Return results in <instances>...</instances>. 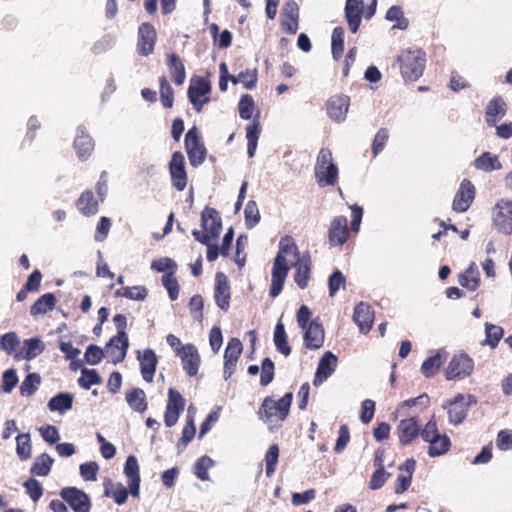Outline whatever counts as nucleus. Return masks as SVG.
<instances>
[{"mask_svg":"<svg viewBox=\"0 0 512 512\" xmlns=\"http://www.w3.org/2000/svg\"><path fill=\"white\" fill-rule=\"evenodd\" d=\"M301 256L302 254L292 237L284 236L280 239L279 250L274 259L271 273V297H277L281 293L290 266H293Z\"/></svg>","mask_w":512,"mask_h":512,"instance_id":"f257e3e1","label":"nucleus"},{"mask_svg":"<svg viewBox=\"0 0 512 512\" xmlns=\"http://www.w3.org/2000/svg\"><path fill=\"white\" fill-rule=\"evenodd\" d=\"M293 394L286 393L282 398L275 400L272 397H266L259 409L260 419L267 424L269 430L278 429L282 422L289 415Z\"/></svg>","mask_w":512,"mask_h":512,"instance_id":"f03ea898","label":"nucleus"},{"mask_svg":"<svg viewBox=\"0 0 512 512\" xmlns=\"http://www.w3.org/2000/svg\"><path fill=\"white\" fill-rule=\"evenodd\" d=\"M396 61L400 64L399 68L404 80L416 81L423 75L426 55L419 48H408L400 52Z\"/></svg>","mask_w":512,"mask_h":512,"instance_id":"7ed1b4c3","label":"nucleus"},{"mask_svg":"<svg viewBox=\"0 0 512 512\" xmlns=\"http://www.w3.org/2000/svg\"><path fill=\"white\" fill-rule=\"evenodd\" d=\"M201 226L202 232L199 230L192 232L196 241L208 244L211 240L216 239L222 229L219 213L214 208L206 207L201 213Z\"/></svg>","mask_w":512,"mask_h":512,"instance_id":"20e7f679","label":"nucleus"},{"mask_svg":"<svg viewBox=\"0 0 512 512\" xmlns=\"http://www.w3.org/2000/svg\"><path fill=\"white\" fill-rule=\"evenodd\" d=\"M315 176L320 186L335 185L338 181V168L329 149L322 148L317 156Z\"/></svg>","mask_w":512,"mask_h":512,"instance_id":"39448f33","label":"nucleus"},{"mask_svg":"<svg viewBox=\"0 0 512 512\" xmlns=\"http://www.w3.org/2000/svg\"><path fill=\"white\" fill-rule=\"evenodd\" d=\"M493 223L498 232L512 234V200L500 199L493 208Z\"/></svg>","mask_w":512,"mask_h":512,"instance_id":"423d86ee","label":"nucleus"},{"mask_svg":"<svg viewBox=\"0 0 512 512\" xmlns=\"http://www.w3.org/2000/svg\"><path fill=\"white\" fill-rule=\"evenodd\" d=\"M185 147L192 166H198L204 161L206 149L196 127L189 129L186 133Z\"/></svg>","mask_w":512,"mask_h":512,"instance_id":"0eeeda50","label":"nucleus"},{"mask_svg":"<svg viewBox=\"0 0 512 512\" xmlns=\"http://www.w3.org/2000/svg\"><path fill=\"white\" fill-rule=\"evenodd\" d=\"M475 403L476 399L472 395L458 394L446 406L449 422L454 425L461 423L467 415L468 407Z\"/></svg>","mask_w":512,"mask_h":512,"instance_id":"6e6552de","label":"nucleus"},{"mask_svg":"<svg viewBox=\"0 0 512 512\" xmlns=\"http://www.w3.org/2000/svg\"><path fill=\"white\" fill-rule=\"evenodd\" d=\"M211 85L203 78L192 80L188 88V98L194 108L199 112L210 98Z\"/></svg>","mask_w":512,"mask_h":512,"instance_id":"1a4fd4ad","label":"nucleus"},{"mask_svg":"<svg viewBox=\"0 0 512 512\" xmlns=\"http://www.w3.org/2000/svg\"><path fill=\"white\" fill-rule=\"evenodd\" d=\"M473 360L465 354L455 355L448 364L446 377L448 380L469 376L473 371Z\"/></svg>","mask_w":512,"mask_h":512,"instance_id":"9d476101","label":"nucleus"},{"mask_svg":"<svg viewBox=\"0 0 512 512\" xmlns=\"http://www.w3.org/2000/svg\"><path fill=\"white\" fill-rule=\"evenodd\" d=\"M169 173L173 186L177 190L183 191L187 186V174L185 170V159L181 152H174L172 154L169 164Z\"/></svg>","mask_w":512,"mask_h":512,"instance_id":"9b49d317","label":"nucleus"},{"mask_svg":"<svg viewBox=\"0 0 512 512\" xmlns=\"http://www.w3.org/2000/svg\"><path fill=\"white\" fill-rule=\"evenodd\" d=\"M61 498L69 504L74 512H89L90 500L86 493L74 488H64L60 492Z\"/></svg>","mask_w":512,"mask_h":512,"instance_id":"f8f14e48","label":"nucleus"},{"mask_svg":"<svg viewBox=\"0 0 512 512\" xmlns=\"http://www.w3.org/2000/svg\"><path fill=\"white\" fill-rule=\"evenodd\" d=\"M177 356L180 357L183 369L189 376H195L198 373L201 359L193 344L182 345L180 350H177Z\"/></svg>","mask_w":512,"mask_h":512,"instance_id":"ddd939ff","label":"nucleus"},{"mask_svg":"<svg viewBox=\"0 0 512 512\" xmlns=\"http://www.w3.org/2000/svg\"><path fill=\"white\" fill-rule=\"evenodd\" d=\"M184 403L182 395L178 391L170 388L164 415V421L167 427H172L177 423L180 413L184 410Z\"/></svg>","mask_w":512,"mask_h":512,"instance_id":"4468645a","label":"nucleus"},{"mask_svg":"<svg viewBox=\"0 0 512 512\" xmlns=\"http://www.w3.org/2000/svg\"><path fill=\"white\" fill-rule=\"evenodd\" d=\"M475 197V187L471 181L464 179L453 199L452 208L456 212L467 211Z\"/></svg>","mask_w":512,"mask_h":512,"instance_id":"2eb2a0df","label":"nucleus"},{"mask_svg":"<svg viewBox=\"0 0 512 512\" xmlns=\"http://www.w3.org/2000/svg\"><path fill=\"white\" fill-rule=\"evenodd\" d=\"M242 353V343L238 338H231L224 353V378L229 379L235 372L238 359Z\"/></svg>","mask_w":512,"mask_h":512,"instance_id":"dca6fc26","label":"nucleus"},{"mask_svg":"<svg viewBox=\"0 0 512 512\" xmlns=\"http://www.w3.org/2000/svg\"><path fill=\"white\" fill-rule=\"evenodd\" d=\"M350 106V98L346 95H334L326 104V110L329 118L337 123L346 119Z\"/></svg>","mask_w":512,"mask_h":512,"instance_id":"f3484780","label":"nucleus"},{"mask_svg":"<svg viewBox=\"0 0 512 512\" xmlns=\"http://www.w3.org/2000/svg\"><path fill=\"white\" fill-rule=\"evenodd\" d=\"M347 218L345 216L335 217L328 231L329 243L332 246H342L348 239Z\"/></svg>","mask_w":512,"mask_h":512,"instance_id":"a211bd4d","label":"nucleus"},{"mask_svg":"<svg viewBox=\"0 0 512 512\" xmlns=\"http://www.w3.org/2000/svg\"><path fill=\"white\" fill-rule=\"evenodd\" d=\"M337 366V357L330 351L324 353L320 358L315 374L313 384L315 386L320 385L328 377H330L335 371Z\"/></svg>","mask_w":512,"mask_h":512,"instance_id":"6ab92c4d","label":"nucleus"},{"mask_svg":"<svg viewBox=\"0 0 512 512\" xmlns=\"http://www.w3.org/2000/svg\"><path fill=\"white\" fill-rule=\"evenodd\" d=\"M214 297L217 303V306L227 311L230 307V286L228 283L227 276L218 272L215 276V293Z\"/></svg>","mask_w":512,"mask_h":512,"instance_id":"aec40b11","label":"nucleus"},{"mask_svg":"<svg viewBox=\"0 0 512 512\" xmlns=\"http://www.w3.org/2000/svg\"><path fill=\"white\" fill-rule=\"evenodd\" d=\"M138 51L143 56H148L154 50L156 42V31L154 27L148 23H143L139 27Z\"/></svg>","mask_w":512,"mask_h":512,"instance_id":"412c9836","label":"nucleus"},{"mask_svg":"<svg viewBox=\"0 0 512 512\" xmlns=\"http://www.w3.org/2000/svg\"><path fill=\"white\" fill-rule=\"evenodd\" d=\"M353 320L361 333H368L374 322L372 307L367 303L360 302L354 309Z\"/></svg>","mask_w":512,"mask_h":512,"instance_id":"4be33fe9","label":"nucleus"},{"mask_svg":"<svg viewBox=\"0 0 512 512\" xmlns=\"http://www.w3.org/2000/svg\"><path fill=\"white\" fill-rule=\"evenodd\" d=\"M124 473L128 478V487L131 495L133 497L139 496L140 489V475H139V465L135 456L130 455L127 457Z\"/></svg>","mask_w":512,"mask_h":512,"instance_id":"5701e85b","label":"nucleus"},{"mask_svg":"<svg viewBox=\"0 0 512 512\" xmlns=\"http://www.w3.org/2000/svg\"><path fill=\"white\" fill-rule=\"evenodd\" d=\"M295 268L294 281L300 289H305L311 274V258L308 253H303L301 258L293 265Z\"/></svg>","mask_w":512,"mask_h":512,"instance_id":"b1692460","label":"nucleus"},{"mask_svg":"<svg viewBox=\"0 0 512 512\" xmlns=\"http://www.w3.org/2000/svg\"><path fill=\"white\" fill-rule=\"evenodd\" d=\"M117 336L115 335L105 346V357L109 358L114 364L122 362L127 354L129 347L128 337H125V342L120 338L121 341L115 342Z\"/></svg>","mask_w":512,"mask_h":512,"instance_id":"393cba45","label":"nucleus"},{"mask_svg":"<svg viewBox=\"0 0 512 512\" xmlns=\"http://www.w3.org/2000/svg\"><path fill=\"white\" fill-rule=\"evenodd\" d=\"M399 440L402 444H410L420 433V426L414 417L403 419L397 427Z\"/></svg>","mask_w":512,"mask_h":512,"instance_id":"a878e982","label":"nucleus"},{"mask_svg":"<svg viewBox=\"0 0 512 512\" xmlns=\"http://www.w3.org/2000/svg\"><path fill=\"white\" fill-rule=\"evenodd\" d=\"M141 374L146 382H152L157 365V357L152 349H145L142 353L138 352Z\"/></svg>","mask_w":512,"mask_h":512,"instance_id":"bb28decb","label":"nucleus"},{"mask_svg":"<svg viewBox=\"0 0 512 512\" xmlns=\"http://www.w3.org/2000/svg\"><path fill=\"white\" fill-rule=\"evenodd\" d=\"M304 342L306 347L311 349H318L323 345L324 342V329L322 324L317 319L311 321L306 328L304 334Z\"/></svg>","mask_w":512,"mask_h":512,"instance_id":"cd10ccee","label":"nucleus"},{"mask_svg":"<svg viewBox=\"0 0 512 512\" xmlns=\"http://www.w3.org/2000/svg\"><path fill=\"white\" fill-rule=\"evenodd\" d=\"M363 0H347L345 5V17L352 33L357 32L361 23Z\"/></svg>","mask_w":512,"mask_h":512,"instance_id":"c85d7f7f","label":"nucleus"},{"mask_svg":"<svg viewBox=\"0 0 512 512\" xmlns=\"http://www.w3.org/2000/svg\"><path fill=\"white\" fill-rule=\"evenodd\" d=\"M74 147L81 160H86L94 149V142L92 138L81 127L77 129Z\"/></svg>","mask_w":512,"mask_h":512,"instance_id":"c756f323","label":"nucleus"},{"mask_svg":"<svg viewBox=\"0 0 512 512\" xmlns=\"http://www.w3.org/2000/svg\"><path fill=\"white\" fill-rule=\"evenodd\" d=\"M416 462L413 459H407L399 469L402 471L400 475H398L396 483H395V493L402 494L405 492L412 480V475L415 470Z\"/></svg>","mask_w":512,"mask_h":512,"instance_id":"7c9ffc66","label":"nucleus"},{"mask_svg":"<svg viewBox=\"0 0 512 512\" xmlns=\"http://www.w3.org/2000/svg\"><path fill=\"white\" fill-rule=\"evenodd\" d=\"M474 166L476 169L484 172H491L494 170H500L502 168L499 157L490 152H484L478 156L474 160Z\"/></svg>","mask_w":512,"mask_h":512,"instance_id":"2f4dec72","label":"nucleus"},{"mask_svg":"<svg viewBox=\"0 0 512 512\" xmlns=\"http://www.w3.org/2000/svg\"><path fill=\"white\" fill-rule=\"evenodd\" d=\"M446 357V352L444 350H439L433 356L426 359L421 366L422 374L428 378L434 376L440 369Z\"/></svg>","mask_w":512,"mask_h":512,"instance_id":"473e14b6","label":"nucleus"},{"mask_svg":"<svg viewBox=\"0 0 512 512\" xmlns=\"http://www.w3.org/2000/svg\"><path fill=\"white\" fill-rule=\"evenodd\" d=\"M459 284L471 291L478 288L480 284V276L475 263H471L469 267L459 275Z\"/></svg>","mask_w":512,"mask_h":512,"instance_id":"72a5a7b5","label":"nucleus"},{"mask_svg":"<svg viewBox=\"0 0 512 512\" xmlns=\"http://www.w3.org/2000/svg\"><path fill=\"white\" fill-rule=\"evenodd\" d=\"M126 401L131 409L143 413L147 409V400L144 390L134 388L126 392Z\"/></svg>","mask_w":512,"mask_h":512,"instance_id":"f704fd0d","label":"nucleus"},{"mask_svg":"<svg viewBox=\"0 0 512 512\" xmlns=\"http://www.w3.org/2000/svg\"><path fill=\"white\" fill-rule=\"evenodd\" d=\"M76 205L78 210L85 216L94 215L98 211V201L91 191L83 192Z\"/></svg>","mask_w":512,"mask_h":512,"instance_id":"c9c22d12","label":"nucleus"},{"mask_svg":"<svg viewBox=\"0 0 512 512\" xmlns=\"http://www.w3.org/2000/svg\"><path fill=\"white\" fill-rule=\"evenodd\" d=\"M73 395L70 393H59L52 397L48 402V408L52 412L63 414L72 408Z\"/></svg>","mask_w":512,"mask_h":512,"instance_id":"e433bc0d","label":"nucleus"},{"mask_svg":"<svg viewBox=\"0 0 512 512\" xmlns=\"http://www.w3.org/2000/svg\"><path fill=\"white\" fill-rule=\"evenodd\" d=\"M167 64L169 67V72L175 84L182 85L185 81L186 74L184 64L182 63L180 58L176 54L171 53L168 55Z\"/></svg>","mask_w":512,"mask_h":512,"instance_id":"4c0bfd02","label":"nucleus"},{"mask_svg":"<svg viewBox=\"0 0 512 512\" xmlns=\"http://www.w3.org/2000/svg\"><path fill=\"white\" fill-rule=\"evenodd\" d=\"M56 304V298L52 293H46L42 295L31 307L30 313L36 317L38 315H44L47 312L53 310Z\"/></svg>","mask_w":512,"mask_h":512,"instance_id":"58836bf2","label":"nucleus"},{"mask_svg":"<svg viewBox=\"0 0 512 512\" xmlns=\"http://www.w3.org/2000/svg\"><path fill=\"white\" fill-rule=\"evenodd\" d=\"M505 115V102L502 98L496 97L492 99L486 108V120L490 124H494L498 119Z\"/></svg>","mask_w":512,"mask_h":512,"instance_id":"ea45409f","label":"nucleus"},{"mask_svg":"<svg viewBox=\"0 0 512 512\" xmlns=\"http://www.w3.org/2000/svg\"><path fill=\"white\" fill-rule=\"evenodd\" d=\"M428 443V454L431 457H438L444 455L449 450L451 445L450 439L444 434H441L440 436L429 441Z\"/></svg>","mask_w":512,"mask_h":512,"instance_id":"a19ab883","label":"nucleus"},{"mask_svg":"<svg viewBox=\"0 0 512 512\" xmlns=\"http://www.w3.org/2000/svg\"><path fill=\"white\" fill-rule=\"evenodd\" d=\"M23 348L25 352L24 358L27 360H32L44 351L45 345L40 338L33 337L24 340Z\"/></svg>","mask_w":512,"mask_h":512,"instance_id":"79ce46f5","label":"nucleus"},{"mask_svg":"<svg viewBox=\"0 0 512 512\" xmlns=\"http://www.w3.org/2000/svg\"><path fill=\"white\" fill-rule=\"evenodd\" d=\"M54 460L48 454L43 453L35 459L31 472L37 476H47Z\"/></svg>","mask_w":512,"mask_h":512,"instance_id":"37998d69","label":"nucleus"},{"mask_svg":"<svg viewBox=\"0 0 512 512\" xmlns=\"http://www.w3.org/2000/svg\"><path fill=\"white\" fill-rule=\"evenodd\" d=\"M230 81L233 84L241 83L246 89H253L257 83V72L255 69H246L240 72L237 76H230Z\"/></svg>","mask_w":512,"mask_h":512,"instance_id":"c03bdc74","label":"nucleus"},{"mask_svg":"<svg viewBox=\"0 0 512 512\" xmlns=\"http://www.w3.org/2000/svg\"><path fill=\"white\" fill-rule=\"evenodd\" d=\"M274 343L277 350L284 356H288L291 352L290 346L287 343V335L284 325L277 323L274 331Z\"/></svg>","mask_w":512,"mask_h":512,"instance_id":"a18cd8bd","label":"nucleus"},{"mask_svg":"<svg viewBox=\"0 0 512 512\" xmlns=\"http://www.w3.org/2000/svg\"><path fill=\"white\" fill-rule=\"evenodd\" d=\"M344 29L336 27L331 37L332 55L335 60H339L344 50Z\"/></svg>","mask_w":512,"mask_h":512,"instance_id":"49530a36","label":"nucleus"},{"mask_svg":"<svg viewBox=\"0 0 512 512\" xmlns=\"http://www.w3.org/2000/svg\"><path fill=\"white\" fill-rule=\"evenodd\" d=\"M16 453L21 460H27L31 457L32 447L30 434L23 433L16 437Z\"/></svg>","mask_w":512,"mask_h":512,"instance_id":"de8ad7c7","label":"nucleus"},{"mask_svg":"<svg viewBox=\"0 0 512 512\" xmlns=\"http://www.w3.org/2000/svg\"><path fill=\"white\" fill-rule=\"evenodd\" d=\"M214 461L208 456L200 457L193 466L195 475L202 481L210 480L208 470L213 466Z\"/></svg>","mask_w":512,"mask_h":512,"instance_id":"09e8293b","label":"nucleus"},{"mask_svg":"<svg viewBox=\"0 0 512 512\" xmlns=\"http://www.w3.org/2000/svg\"><path fill=\"white\" fill-rule=\"evenodd\" d=\"M485 340L482 342V344H487L491 348L496 347L498 342L500 341L502 335H503V329L500 326L486 323L485 325Z\"/></svg>","mask_w":512,"mask_h":512,"instance_id":"8fccbe9b","label":"nucleus"},{"mask_svg":"<svg viewBox=\"0 0 512 512\" xmlns=\"http://www.w3.org/2000/svg\"><path fill=\"white\" fill-rule=\"evenodd\" d=\"M41 378L37 373H30L21 383L20 392L23 396H30L35 393L40 385Z\"/></svg>","mask_w":512,"mask_h":512,"instance_id":"3c124183","label":"nucleus"},{"mask_svg":"<svg viewBox=\"0 0 512 512\" xmlns=\"http://www.w3.org/2000/svg\"><path fill=\"white\" fill-rule=\"evenodd\" d=\"M429 396L427 394H422L416 398L408 399L406 401H403L399 406L397 407L396 412L405 414V409H409L412 407H420L421 409H425L429 404Z\"/></svg>","mask_w":512,"mask_h":512,"instance_id":"603ef678","label":"nucleus"},{"mask_svg":"<svg viewBox=\"0 0 512 512\" xmlns=\"http://www.w3.org/2000/svg\"><path fill=\"white\" fill-rule=\"evenodd\" d=\"M160 99L165 108H172L174 102V92L165 77L160 78Z\"/></svg>","mask_w":512,"mask_h":512,"instance_id":"864d4df0","label":"nucleus"},{"mask_svg":"<svg viewBox=\"0 0 512 512\" xmlns=\"http://www.w3.org/2000/svg\"><path fill=\"white\" fill-rule=\"evenodd\" d=\"M245 223L248 228L255 227L260 220V213L255 201H249L244 209Z\"/></svg>","mask_w":512,"mask_h":512,"instance_id":"5fc2aeb1","label":"nucleus"},{"mask_svg":"<svg viewBox=\"0 0 512 512\" xmlns=\"http://www.w3.org/2000/svg\"><path fill=\"white\" fill-rule=\"evenodd\" d=\"M386 19L389 21H396L397 23L393 26V28L398 29H406L408 26V21L404 18V13L402 9L398 6H392L388 9L386 13Z\"/></svg>","mask_w":512,"mask_h":512,"instance_id":"6e6d98bb","label":"nucleus"},{"mask_svg":"<svg viewBox=\"0 0 512 512\" xmlns=\"http://www.w3.org/2000/svg\"><path fill=\"white\" fill-rule=\"evenodd\" d=\"M254 100L252 96L248 94H244L239 101L238 107H239V116L242 119H250L253 115L254 111Z\"/></svg>","mask_w":512,"mask_h":512,"instance_id":"4d7b16f0","label":"nucleus"},{"mask_svg":"<svg viewBox=\"0 0 512 512\" xmlns=\"http://www.w3.org/2000/svg\"><path fill=\"white\" fill-rule=\"evenodd\" d=\"M278 458H279V448L276 444H273L269 447V449L265 455L266 475L268 477H270L275 472Z\"/></svg>","mask_w":512,"mask_h":512,"instance_id":"13d9d810","label":"nucleus"},{"mask_svg":"<svg viewBox=\"0 0 512 512\" xmlns=\"http://www.w3.org/2000/svg\"><path fill=\"white\" fill-rule=\"evenodd\" d=\"M275 366L273 361L270 358H265L261 364V376H260V384L262 386H267L270 384L274 377Z\"/></svg>","mask_w":512,"mask_h":512,"instance_id":"bf43d9fd","label":"nucleus"},{"mask_svg":"<svg viewBox=\"0 0 512 512\" xmlns=\"http://www.w3.org/2000/svg\"><path fill=\"white\" fill-rule=\"evenodd\" d=\"M19 344L20 339L15 332L6 333L0 338V347L8 354H12Z\"/></svg>","mask_w":512,"mask_h":512,"instance_id":"052dcab7","label":"nucleus"},{"mask_svg":"<svg viewBox=\"0 0 512 512\" xmlns=\"http://www.w3.org/2000/svg\"><path fill=\"white\" fill-rule=\"evenodd\" d=\"M99 382L100 378L94 369H83L78 380L79 385L84 389H89L92 385Z\"/></svg>","mask_w":512,"mask_h":512,"instance_id":"680f3d73","label":"nucleus"},{"mask_svg":"<svg viewBox=\"0 0 512 512\" xmlns=\"http://www.w3.org/2000/svg\"><path fill=\"white\" fill-rule=\"evenodd\" d=\"M389 133L385 128H381L375 135L373 143H372V153L373 157H376L385 147L386 142L388 141Z\"/></svg>","mask_w":512,"mask_h":512,"instance_id":"e2e57ef3","label":"nucleus"},{"mask_svg":"<svg viewBox=\"0 0 512 512\" xmlns=\"http://www.w3.org/2000/svg\"><path fill=\"white\" fill-rule=\"evenodd\" d=\"M162 283L167 289L171 300H176L179 294V285L173 273H167L162 277Z\"/></svg>","mask_w":512,"mask_h":512,"instance_id":"0e129e2a","label":"nucleus"},{"mask_svg":"<svg viewBox=\"0 0 512 512\" xmlns=\"http://www.w3.org/2000/svg\"><path fill=\"white\" fill-rule=\"evenodd\" d=\"M378 466V469L373 473L370 480V488L373 490L381 488L390 476L389 473L385 472L381 462Z\"/></svg>","mask_w":512,"mask_h":512,"instance_id":"69168bd1","label":"nucleus"},{"mask_svg":"<svg viewBox=\"0 0 512 512\" xmlns=\"http://www.w3.org/2000/svg\"><path fill=\"white\" fill-rule=\"evenodd\" d=\"M80 475L85 481H95L99 466L96 462L91 461L80 465Z\"/></svg>","mask_w":512,"mask_h":512,"instance_id":"338daca9","label":"nucleus"},{"mask_svg":"<svg viewBox=\"0 0 512 512\" xmlns=\"http://www.w3.org/2000/svg\"><path fill=\"white\" fill-rule=\"evenodd\" d=\"M105 356V349L102 350L96 345H89L85 352V360L90 365L98 364Z\"/></svg>","mask_w":512,"mask_h":512,"instance_id":"774afa93","label":"nucleus"}]
</instances>
